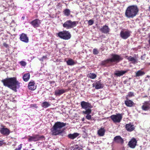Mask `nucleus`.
<instances>
[{"instance_id":"nucleus-46","label":"nucleus","mask_w":150,"mask_h":150,"mask_svg":"<svg viewBox=\"0 0 150 150\" xmlns=\"http://www.w3.org/2000/svg\"><path fill=\"white\" fill-rule=\"evenodd\" d=\"M64 14L66 15V9L64 10Z\"/></svg>"},{"instance_id":"nucleus-16","label":"nucleus","mask_w":150,"mask_h":150,"mask_svg":"<svg viewBox=\"0 0 150 150\" xmlns=\"http://www.w3.org/2000/svg\"><path fill=\"white\" fill-rule=\"evenodd\" d=\"M125 127L127 131L129 132H131L133 131L135 129L134 125L131 123L126 124Z\"/></svg>"},{"instance_id":"nucleus-13","label":"nucleus","mask_w":150,"mask_h":150,"mask_svg":"<svg viewBox=\"0 0 150 150\" xmlns=\"http://www.w3.org/2000/svg\"><path fill=\"white\" fill-rule=\"evenodd\" d=\"M137 143V141L136 139L133 138L128 142V144L130 148L134 149Z\"/></svg>"},{"instance_id":"nucleus-9","label":"nucleus","mask_w":150,"mask_h":150,"mask_svg":"<svg viewBox=\"0 0 150 150\" xmlns=\"http://www.w3.org/2000/svg\"><path fill=\"white\" fill-rule=\"evenodd\" d=\"M81 105L82 108L85 109L91 108L93 107L90 103L84 101H82L81 103Z\"/></svg>"},{"instance_id":"nucleus-49","label":"nucleus","mask_w":150,"mask_h":150,"mask_svg":"<svg viewBox=\"0 0 150 150\" xmlns=\"http://www.w3.org/2000/svg\"><path fill=\"white\" fill-rule=\"evenodd\" d=\"M150 76H148V75H147V77L148 78H149L150 77Z\"/></svg>"},{"instance_id":"nucleus-15","label":"nucleus","mask_w":150,"mask_h":150,"mask_svg":"<svg viewBox=\"0 0 150 150\" xmlns=\"http://www.w3.org/2000/svg\"><path fill=\"white\" fill-rule=\"evenodd\" d=\"M20 36V39L21 41L26 43L28 42V38L26 34L22 33Z\"/></svg>"},{"instance_id":"nucleus-23","label":"nucleus","mask_w":150,"mask_h":150,"mask_svg":"<svg viewBox=\"0 0 150 150\" xmlns=\"http://www.w3.org/2000/svg\"><path fill=\"white\" fill-rule=\"evenodd\" d=\"M57 36L61 39L66 40V31H63L57 34Z\"/></svg>"},{"instance_id":"nucleus-28","label":"nucleus","mask_w":150,"mask_h":150,"mask_svg":"<svg viewBox=\"0 0 150 150\" xmlns=\"http://www.w3.org/2000/svg\"><path fill=\"white\" fill-rule=\"evenodd\" d=\"M65 91L63 89L57 90L55 91V94L57 96H59L64 93Z\"/></svg>"},{"instance_id":"nucleus-17","label":"nucleus","mask_w":150,"mask_h":150,"mask_svg":"<svg viewBox=\"0 0 150 150\" xmlns=\"http://www.w3.org/2000/svg\"><path fill=\"white\" fill-rule=\"evenodd\" d=\"M125 58H127V59L129 62H131L133 64H135L138 63V59L136 57H132L131 56L128 57V56H126Z\"/></svg>"},{"instance_id":"nucleus-53","label":"nucleus","mask_w":150,"mask_h":150,"mask_svg":"<svg viewBox=\"0 0 150 150\" xmlns=\"http://www.w3.org/2000/svg\"><path fill=\"white\" fill-rule=\"evenodd\" d=\"M23 150H26L25 149H24Z\"/></svg>"},{"instance_id":"nucleus-5","label":"nucleus","mask_w":150,"mask_h":150,"mask_svg":"<svg viewBox=\"0 0 150 150\" xmlns=\"http://www.w3.org/2000/svg\"><path fill=\"white\" fill-rule=\"evenodd\" d=\"M110 118L114 123H120L122 119V115L120 113L112 115L110 117Z\"/></svg>"},{"instance_id":"nucleus-35","label":"nucleus","mask_w":150,"mask_h":150,"mask_svg":"<svg viewBox=\"0 0 150 150\" xmlns=\"http://www.w3.org/2000/svg\"><path fill=\"white\" fill-rule=\"evenodd\" d=\"M93 53L94 54H97L99 53L98 50L96 48L94 49L93 50Z\"/></svg>"},{"instance_id":"nucleus-12","label":"nucleus","mask_w":150,"mask_h":150,"mask_svg":"<svg viewBox=\"0 0 150 150\" xmlns=\"http://www.w3.org/2000/svg\"><path fill=\"white\" fill-rule=\"evenodd\" d=\"M93 87H95L96 89L102 88L103 87V85L100 81V80L98 81H96L93 85Z\"/></svg>"},{"instance_id":"nucleus-24","label":"nucleus","mask_w":150,"mask_h":150,"mask_svg":"<svg viewBox=\"0 0 150 150\" xmlns=\"http://www.w3.org/2000/svg\"><path fill=\"white\" fill-rule=\"evenodd\" d=\"M105 130L104 128L101 127L98 131V134L100 136H103L105 134Z\"/></svg>"},{"instance_id":"nucleus-51","label":"nucleus","mask_w":150,"mask_h":150,"mask_svg":"<svg viewBox=\"0 0 150 150\" xmlns=\"http://www.w3.org/2000/svg\"><path fill=\"white\" fill-rule=\"evenodd\" d=\"M22 18L23 19H24V17H22Z\"/></svg>"},{"instance_id":"nucleus-33","label":"nucleus","mask_w":150,"mask_h":150,"mask_svg":"<svg viewBox=\"0 0 150 150\" xmlns=\"http://www.w3.org/2000/svg\"><path fill=\"white\" fill-rule=\"evenodd\" d=\"M134 96V93L133 92H129L128 93V95L126 96V98H128L129 97L130 98Z\"/></svg>"},{"instance_id":"nucleus-26","label":"nucleus","mask_w":150,"mask_h":150,"mask_svg":"<svg viewBox=\"0 0 150 150\" xmlns=\"http://www.w3.org/2000/svg\"><path fill=\"white\" fill-rule=\"evenodd\" d=\"M23 80L25 82L29 80L30 78V74L29 73L25 74L23 76Z\"/></svg>"},{"instance_id":"nucleus-1","label":"nucleus","mask_w":150,"mask_h":150,"mask_svg":"<svg viewBox=\"0 0 150 150\" xmlns=\"http://www.w3.org/2000/svg\"><path fill=\"white\" fill-rule=\"evenodd\" d=\"M4 85L11 89L15 92L17 91V88L20 87V83L17 80L15 77L7 78L1 81Z\"/></svg>"},{"instance_id":"nucleus-10","label":"nucleus","mask_w":150,"mask_h":150,"mask_svg":"<svg viewBox=\"0 0 150 150\" xmlns=\"http://www.w3.org/2000/svg\"><path fill=\"white\" fill-rule=\"evenodd\" d=\"M41 23V21L38 19H36L31 21L30 23L34 28H36L40 26Z\"/></svg>"},{"instance_id":"nucleus-47","label":"nucleus","mask_w":150,"mask_h":150,"mask_svg":"<svg viewBox=\"0 0 150 150\" xmlns=\"http://www.w3.org/2000/svg\"><path fill=\"white\" fill-rule=\"evenodd\" d=\"M148 96H147V95H145V96H143V98H146V97H147Z\"/></svg>"},{"instance_id":"nucleus-7","label":"nucleus","mask_w":150,"mask_h":150,"mask_svg":"<svg viewBox=\"0 0 150 150\" xmlns=\"http://www.w3.org/2000/svg\"><path fill=\"white\" fill-rule=\"evenodd\" d=\"M78 23L77 21L72 22L71 20L67 21H66V27L67 28H73L76 26Z\"/></svg>"},{"instance_id":"nucleus-48","label":"nucleus","mask_w":150,"mask_h":150,"mask_svg":"<svg viewBox=\"0 0 150 150\" xmlns=\"http://www.w3.org/2000/svg\"><path fill=\"white\" fill-rule=\"evenodd\" d=\"M84 118H83L82 119V121H84Z\"/></svg>"},{"instance_id":"nucleus-27","label":"nucleus","mask_w":150,"mask_h":150,"mask_svg":"<svg viewBox=\"0 0 150 150\" xmlns=\"http://www.w3.org/2000/svg\"><path fill=\"white\" fill-rule=\"evenodd\" d=\"M51 105L48 102L45 101L42 103L41 106L44 108H46Z\"/></svg>"},{"instance_id":"nucleus-40","label":"nucleus","mask_w":150,"mask_h":150,"mask_svg":"<svg viewBox=\"0 0 150 150\" xmlns=\"http://www.w3.org/2000/svg\"><path fill=\"white\" fill-rule=\"evenodd\" d=\"M70 11L69 9H66V16H68L70 15Z\"/></svg>"},{"instance_id":"nucleus-41","label":"nucleus","mask_w":150,"mask_h":150,"mask_svg":"<svg viewBox=\"0 0 150 150\" xmlns=\"http://www.w3.org/2000/svg\"><path fill=\"white\" fill-rule=\"evenodd\" d=\"M22 144H20L18 146V148L15 149V150H21L22 148Z\"/></svg>"},{"instance_id":"nucleus-45","label":"nucleus","mask_w":150,"mask_h":150,"mask_svg":"<svg viewBox=\"0 0 150 150\" xmlns=\"http://www.w3.org/2000/svg\"><path fill=\"white\" fill-rule=\"evenodd\" d=\"M63 26L64 27H66V22L64 23L63 25Z\"/></svg>"},{"instance_id":"nucleus-37","label":"nucleus","mask_w":150,"mask_h":150,"mask_svg":"<svg viewBox=\"0 0 150 150\" xmlns=\"http://www.w3.org/2000/svg\"><path fill=\"white\" fill-rule=\"evenodd\" d=\"M47 59V56H43L42 58L39 59L40 61H43L44 60Z\"/></svg>"},{"instance_id":"nucleus-8","label":"nucleus","mask_w":150,"mask_h":150,"mask_svg":"<svg viewBox=\"0 0 150 150\" xmlns=\"http://www.w3.org/2000/svg\"><path fill=\"white\" fill-rule=\"evenodd\" d=\"M142 109L144 111H147L150 109V102L149 101H145L141 107Z\"/></svg>"},{"instance_id":"nucleus-25","label":"nucleus","mask_w":150,"mask_h":150,"mask_svg":"<svg viewBox=\"0 0 150 150\" xmlns=\"http://www.w3.org/2000/svg\"><path fill=\"white\" fill-rule=\"evenodd\" d=\"M79 135L77 133H74L73 134H70L68 135V137L72 139H73L77 137Z\"/></svg>"},{"instance_id":"nucleus-11","label":"nucleus","mask_w":150,"mask_h":150,"mask_svg":"<svg viewBox=\"0 0 150 150\" xmlns=\"http://www.w3.org/2000/svg\"><path fill=\"white\" fill-rule=\"evenodd\" d=\"M44 138V137L43 136L40 137L38 135H35L33 136L30 137L28 139V141L29 142H31L32 141H36Z\"/></svg>"},{"instance_id":"nucleus-19","label":"nucleus","mask_w":150,"mask_h":150,"mask_svg":"<svg viewBox=\"0 0 150 150\" xmlns=\"http://www.w3.org/2000/svg\"><path fill=\"white\" fill-rule=\"evenodd\" d=\"M126 100L125 101V103L127 107H132L134 105V103L132 101L129 100L128 98H126Z\"/></svg>"},{"instance_id":"nucleus-52","label":"nucleus","mask_w":150,"mask_h":150,"mask_svg":"<svg viewBox=\"0 0 150 150\" xmlns=\"http://www.w3.org/2000/svg\"><path fill=\"white\" fill-rule=\"evenodd\" d=\"M31 150H35L34 149H33Z\"/></svg>"},{"instance_id":"nucleus-18","label":"nucleus","mask_w":150,"mask_h":150,"mask_svg":"<svg viewBox=\"0 0 150 150\" xmlns=\"http://www.w3.org/2000/svg\"><path fill=\"white\" fill-rule=\"evenodd\" d=\"M100 30L103 33L107 34L110 32V29L108 25H105L100 28Z\"/></svg>"},{"instance_id":"nucleus-22","label":"nucleus","mask_w":150,"mask_h":150,"mask_svg":"<svg viewBox=\"0 0 150 150\" xmlns=\"http://www.w3.org/2000/svg\"><path fill=\"white\" fill-rule=\"evenodd\" d=\"M129 70H127L125 71H116V72L114 73V75L117 76H122L126 73H127Z\"/></svg>"},{"instance_id":"nucleus-50","label":"nucleus","mask_w":150,"mask_h":150,"mask_svg":"<svg viewBox=\"0 0 150 150\" xmlns=\"http://www.w3.org/2000/svg\"><path fill=\"white\" fill-rule=\"evenodd\" d=\"M149 11L150 12V6L149 8Z\"/></svg>"},{"instance_id":"nucleus-21","label":"nucleus","mask_w":150,"mask_h":150,"mask_svg":"<svg viewBox=\"0 0 150 150\" xmlns=\"http://www.w3.org/2000/svg\"><path fill=\"white\" fill-rule=\"evenodd\" d=\"M28 87L31 90H34L36 88V86L35 85V83L33 81H30L29 83Z\"/></svg>"},{"instance_id":"nucleus-6","label":"nucleus","mask_w":150,"mask_h":150,"mask_svg":"<svg viewBox=\"0 0 150 150\" xmlns=\"http://www.w3.org/2000/svg\"><path fill=\"white\" fill-rule=\"evenodd\" d=\"M131 32L129 30H122L121 31L120 35L123 39H126L130 36Z\"/></svg>"},{"instance_id":"nucleus-42","label":"nucleus","mask_w":150,"mask_h":150,"mask_svg":"<svg viewBox=\"0 0 150 150\" xmlns=\"http://www.w3.org/2000/svg\"><path fill=\"white\" fill-rule=\"evenodd\" d=\"M80 149L81 148L78 146H76V147L74 149V150H80Z\"/></svg>"},{"instance_id":"nucleus-29","label":"nucleus","mask_w":150,"mask_h":150,"mask_svg":"<svg viewBox=\"0 0 150 150\" xmlns=\"http://www.w3.org/2000/svg\"><path fill=\"white\" fill-rule=\"evenodd\" d=\"M67 63L68 65L72 66L76 64L75 62L72 59H70L68 60L67 62Z\"/></svg>"},{"instance_id":"nucleus-36","label":"nucleus","mask_w":150,"mask_h":150,"mask_svg":"<svg viewBox=\"0 0 150 150\" xmlns=\"http://www.w3.org/2000/svg\"><path fill=\"white\" fill-rule=\"evenodd\" d=\"M20 63L21 65L23 67H25L26 64V62L24 61H21L20 62Z\"/></svg>"},{"instance_id":"nucleus-44","label":"nucleus","mask_w":150,"mask_h":150,"mask_svg":"<svg viewBox=\"0 0 150 150\" xmlns=\"http://www.w3.org/2000/svg\"><path fill=\"white\" fill-rule=\"evenodd\" d=\"M4 46L6 47H8V45L6 43H4L3 44Z\"/></svg>"},{"instance_id":"nucleus-2","label":"nucleus","mask_w":150,"mask_h":150,"mask_svg":"<svg viewBox=\"0 0 150 150\" xmlns=\"http://www.w3.org/2000/svg\"><path fill=\"white\" fill-rule=\"evenodd\" d=\"M66 125V123L60 122L55 123L51 129V133L53 135L56 136L62 134L64 131L63 127Z\"/></svg>"},{"instance_id":"nucleus-4","label":"nucleus","mask_w":150,"mask_h":150,"mask_svg":"<svg viewBox=\"0 0 150 150\" xmlns=\"http://www.w3.org/2000/svg\"><path fill=\"white\" fill-rule=\"evenodd\" d=\"M139 10L136 6H129L127 8L125 14L127 18H133L137 14Z\"/></svg>"},{"instance_id":"nucleus-32","label":"nucleus","mask_w":150,"mask_h":150,"mask_svg":"<svg viewBox=\"0 0 150 150\" xmlns=\"http://www.w3.org/2000/svg\"><path fill=\"white\" fill-rule=\"evenodd\" d=\"M96 74L93 73H91L89 74V77L91 79H93L96 77Z\"/></svg>"},{"instance_id":"nucleus-34","label":"nucleus","mask_w":150,"mask_h":150,"mask_svg":"<svg viewBox=\"0 0 150 150\" xmlns=\"http://www.w3.org/2000/svg\"><path fill=\"white\" fill-rule=\"evenodd\" d=\"M71 37V35L68 31H66V40L70 39Z\"/></svg>"},{"instance_id":"nucleus-20","label":"nucleus","mask_w":150,"mask_h":150,"mask_svg":"<svg viewBox=\"0 0 150 150\" xmlns=\"http://www.w3.org/2000/svg\"><path fill=\"white\" fill-rule=\"evenodd\" d=\"M113 141L117 143L122 144L124 142L123 139L120 136H115L114 138Z\"/></svg>"},{"instance_id":"nucleus-30","label":"nucleus","mask_w":150,"mask_h":150,"mask_svg":"<svg viewBox=\"0 0 150 150\" xmlns=\"http://www.w3.org/2000/svg\"><path fill=\"white\" fill-rule=\"evenodd\" d=\"M86 110L85 111H83L82 112L83 114L87 115L90 114L91 113L92 110L91 108H87Z\"/></svg>"},{"instance_id":"nucleus-39","label":"nucleus","mask_w":150,"mask_h":150,"mask_svg":"<svg viewBox=\"0 0 150 150\" xmlns=\"http://www.w3.org/2000/svg\"><path fill=\"white\" fill-rule=\"evenodd\" d=\"M86 118L88 120H90L91 119V116L89 114H87L86 116Z\"/></svg>"},{"instance_id":"nucleus-14","label":"nucleus","mask_w":150,"mask_h":150,"mask_svg":"<svg viewBox=\"0 0 150 150\" xmlns=\"http://www.w3.org/2000/svg\"><path fill=\"white\" fill-rule=\"evenodd\" d=\"M3 127L0 128V133L4 135H8L10 133V132L8 129L5 128L4 126H2Z\"/></svg>"},{"instance_id":"nucleus-3","label":"nucleus","mask_w":150,"mask_h":150,"mask_svg":"<svg viewBox=\"0 0 150 150\" xmlns=\"http://www.w3.org/2000/svg\"><path fill=\"white\" fill-rule=\"evenodd\" d=\"M111 58L102 61L101 63V65L105 67H109L110 65V63L113 62H118L123 59V58L118 54H111Z\"/></svg>"},{"instance_id":"nucleus-38","label":"nucleus","mask_w":150,"mask_h":150,"mask_svg":"<svg viewBox=\"0 0 150 150\" xmlns=\"http://www.w3.org/2000/svg\"><path fill=\"white\" fill-rule=\"evenodd\" d=\"M93 23H94V21L91 19L89 20L88 21V24L89 25H92Z\"/></svg>"},{"instance_id":"nucleus-43","label":"nucleus","mask_w":150,"mask_h":150,"mask_svg":"<svg viewBox=\"0 0 150 150\" xmlns=\"http://www.w3.org/2000/svg\"><path fill=\"white\" fill-rule=\"evenodd\" d=\"M4 144L3 141L0 140V146H1Z\"/></svg>"},{"instance_id":"nucleus-31","label":"nucleus","mask_w":150,"mask_h":150,"mask_svg":"<svg viewBox=\"0 0 150 150\" xmlns=\"http://www.w3.org/2000/svg\"><path fill=\"white\" fill-rule=\"evenodd\" d=\"M145 72L141 70H139L136 73V76H142L144 74Z\"/></svg>"}]
</instances>
